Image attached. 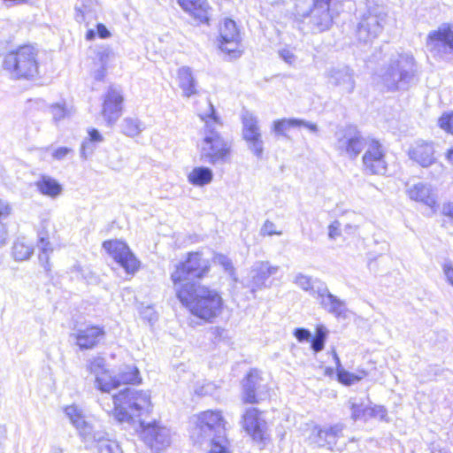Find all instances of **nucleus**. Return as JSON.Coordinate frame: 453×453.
Wrapping results in <instances>:
<instances>
[{
    "label": "nucleus",
    "instance_id": "obj_1",
    "mask_svg": "<svg viewBox=\"0 0 453 453\" xmlns=\"http://www.w3.org/2000/svg\"><path fill=\"white\" fill-rule=\"evenodd\" d=\"M176 296L191 314L205 322H213L223 310L219 292L203 285L188 282L177 288Z\"/></svg>",
    "mask_w": 453,
    "mask_h": 453
},
{
    "label": "nucleus",
    "instance_id": "obj_2",
    "mask_svg": "<svg viewBox=\"0 0 453 453\" xmlns=\"http://www.w3.org/2000/svg\"><path fill=\"white\" fill-rule=\"evenodd\" d=\"M38 50L30 44L19 46L4 57L3 69L15 80H31L39 74Z\"/></svg>",
    "mask_w": 453,
    "mask_h": 453
},
{
    "label": "nucleus",
    "instance_id": "obj_3",
    "mask_svg": "<svg viewBox=\"0 0 453 453\" xmlns=\"http://www.w3.org/2000/svg\"><path fill=\"white\" fill-rule=\"evenodd\" d=\"M379 77L388 90L407 89L414 77V58L408 54H392L379 71Z\"/></svg>",
    "mask_w": 453,
    "mask_h": 453
},
{
    "label": "nucleus",
    "instance_id": "obj_4",
    "mask_svg": "<svg viewBox=\"0 0 453 453\" xmlns=\"http://www.w3.org/2000/svg\"><path fill=\"white\" fill-rule=\"evenodd\" d=\"M112 414L117 421L123 423L129 422L133 416L147 410L150 405V395L147 392L125 388L112 396Z\"/></svg>",
    "mask_w": 453,
    "mask_h": 453
},
{
    "label": "nucleus",
    "instance_id": "obj_5",
    "mask_svg": "<svg viewBox=\"0 0 453 453\" xmlns=\"http://www.w3.org/2000/svg\"><path fill=\"white\" fill-rule=\"evenodd\" d=\"M388 19V10L383 4H368L357 26V36L359 41L368 42L379 36Z\"/></svg>",
    "mask_w": 453,
    "mask_h": 453
},
{
    "label": "nucleus",
    "instance_id": "obj_6",
    "mask_svg": "<svg viewBox=\"0 0 453 453\" xmlns=\"http://www.w3.org/2000/svg\"><path fill=\"white\" fill-rule=\"evenodd\" d=\"M210 269V263L198 252L189 253L188 258L176 265L171 274L175 292L179 287L186 286L194 279L203 278Z\"/></svg>",
    "mask_w": 453,
    "mask_h": 453
},
{
    "label": "nucleus",
    "instance_id": "obj_7",
    "mask_svg": "<svg viewBox=\"0 0 453 453\" xmlns=\"http://www.w3.org/2000/svg\"><path fill=\"white\" fill-rule=\"evenodd\" d=\"M200 160L211 165H223L230 162L231 144L221 135L203 136L198 144Z\"/></svg>",
    "mask_w": 453,
    "mask_h": 453
},
{
    "label": "nucleus",
    "instance_id": "obj_8",
    "mask_svg": "<svg viewBox=\"0 0 453 453\" xmlns=\"http://www.w3.org/2000/svg\"><path fill=\"white\" fill-rule=\"evenodd\" d=\"M335 149L340 155L351 159L356 158L362 150H365L372 138L365 137L354 127H348L336 134Z\"/></svg>",
    "mask_w": 453,
    "mask_h": 453
},
{
    "label": "nucleus",
    "instance_id": "obj_9",
    "mask_svg": "<svg viewBox=\"0 0 453 453\" xmlns=\"http://www.w3.org/2000/svg\"><path fill=\"white\" fill-rule=\"evenodd\" d=\"M363 172L369 175H385L388 171L386 152L382 144L372 139L362 157Z\"/></svg>",
    "mask_w": 453,
    "mask_h": 453
},
{
    "label": "nucleus",
    "instance_id": "obj_10",
    "mask_svg": "<svg viewBox=\"0 0 453 453\" xmlns=\"http://www.w3.org/2000/svg\"><path fill=\"white\" fill-rule=\"evenodd\" d=\"M242 138L249 150L257 158L264 155V141L259 126V120L254 114L246 111L242 115Z\"/></svg>",
    "mask_w": 453,
    "mask_h": 453
},
{
    "label": "nucleus",
    "instance_id": "obj_11",
    "mask_svg": "<svg viewBox=\"0 0 453 453\" xmlns=\"http://www.w3.org/2000/svg\"><path fill=\"white\" fill-rule=\"evenodd\" d=\"M426 48L434 57L448 59L453 55V31L443 26L429 33Z\"/></svg>",
    "mask_w": 453,
    "mask_h": 453
},
{
    "label": "nucleus",
    "instance_id": "obj_12",
    "mask_svg": "<svg viewBox=\"0 0 453 453\" xmlns=\"http://www.w3.org/2000/svg\"><path fill=\"white\" fill-rule=\"evenodd\" d=\"M103 247L127 273L133 274L138 270L139 261L126 242L119 240H110L104 242Z\"/></svg>",
    "mask_w": 453,
    "mask_h": 453
},
{
    "label": "nucleus",
    "instance_id": "obj_13",
    "mask_svg": "<svg viewBox=\"0 0 453 453\" xmlns=\"http://www.w3.org/2000/svg\"><path fill=\"white\" fill-rule=\"evenodd\" d=\"M243 401L257 403L268 396V387L257 370L250 371L243 381Z\"/></svg>",
    "mask_w": 453,
    "mask_h": 453
},
{
    "label": "nucleus",
    "instance_id": "obj_14",
    "mask_svg": "<svg viewBox=\"0 0 453 453\" xmlns=\"http://www.w3.org/2000/svg\"><path fill=\"white\" fill-rule=\"evenodd\" d=\"M327 83L338 88L342 94H351L356 86L354 71L348 65L334 66L326 73Z\"/></svg>",
    "mask_w": 453,
    "mask_h": 453
},
{
    "label": "nucleus",
    "instance_id": "obj_15",
    "mask_svg": "<svg viewBox=\"0 0 453 453\" xmlns=\"http://www.w3.org/2000/svg\"><path fill=\"white\" fill-rule=\"evenodd\" d=\"M138 436L151 450L158 452L170 443V437L165 426H137Z\"/></svg>",
    "mask_w": 453,
    "mask_h": 453
},
{
    "label": "nucleus",
    "instance_id": "obj_16",
    "mask_svg": "<svg viewBox=\"0 0 453 453\" xmlns=\"http://www.w3.org/2000/svg\"><path fill=\"white\" fill-rule=\"evenodd\" d=\"M219 48L222 51L238 57L240 55V35L236 24L230 19H226L219 28Z\"/></svg>",
    "mask_w": 453,
    "mask_h": 453
},
{
    "label": "nucleus",
    "instance_id": "obj_17",
    "mask_svg": "<svg viewBox=\"0 0 453 453\" xmlns=\"http://www.w3.org/2000/svg\"><path fill=\"white\" fill-rule=\"evenodd\" d=\"M105 331L103 326L88 325L81 326L71 334L75 340L76 345L81 350L92 349L98 345L100 341L104 337Z\"/></svg>",
    "mask_w": 453,
    "mask_h": 453
},
{
    "label": "nucleus",
    "instance_id": "obj_18",
    "mask_svg": "<svg viewBox=\"0 0 453 453\" xmlns=\"http://www.w3.org/2000/svg\"><path fill=\"white\" fill-rule=\"evenodd\" d=\"M122 103L123 96L120 90L117 88L110 87L104 96L102 110V114L108 126L115 124L121 116Z\"/></svg>",
    "mask_w": 453,
    "mask_h": 453
},
{
    "label": "nucleus",
    "instance_id": "obj_19",
    "mask_svg": "<svg viewBox=\"0 0 453 453\" xmlns=\"http://www.w3.org/2000/svg\"><path fill=\"white\" fill-rule=\"evenodd\" d=\"M280 266L273 265L269 261H257L250 269V288L254 293L256 290L269 288L266 281L271 276L278 273Z\"/></svg>",
    "mask_w": 453,
    "mask_h": 453
},
{
    "label": "nucleus",
    "instance_id": "obj_20",
    "mask_svg": "<svg viewBox=\"0 0 453 453\" xmlns=\"http://www.w3.org/2000/svg\"><path fill=\"white\" fill-rule=\"evenodd\" d=\"M314 298L320 307L328 313L336 318H346L347 307L345 302L333 295L326 283L320 289L318 288Z\"/></svg>",
    "mask_w": 453,
    "mask_h": 453
},
{
    "label": "nucleus",
    "instance_id": "obj_21",
    "mask_svg": "<svg viewBox=\"0 0 453 453\" xmlns=\"http://www.w3.org/2000/svg\"><path fill=\"white\" fill-rule=\"evenodd\" d=\"M77 428L84 441H96L99 443V453H123L119 443L106 438L104 433L94 432L93 426H77Z\"/></svg>",
    "mask_w": 453,
    "mask_h": 453
},
{
    "label": "nucleus",
    "instance_id": "obj_22",
    "mask_svg": "<svg viewBox=\"0 0 453 453\" xmlns=\"http://www.w3.org/2000/svg\"><path fill=\"white\" fill-rule=\"evenodd\" d=\"M311 24L314 32L327 30L333 19L329 13V4L326 1L314 0V8L311 12Z\"/></svg>",
    "mask_w": 453,
    "mask_h": 453
},
{
    "label": "nucleus",
    "instance_id": "obj_23",
    "mask_svg": "<svg viewBox=\"0 0 453 453\" xmlns=\"http://www.w3.org/2000/svg\"><path fill=\"white\" fill-rule=\"evenodd\" d=\"M294 127H304L312 134L319 132L317 124L300 119H280L273 122L272 130L276 135L287 136L286 132Z\"/></svg>",
    "mask_w": 453,
    "mask_h": 453
},
{
    "label": "nucleus",
    "instance_id": "obj_24",
    "mask_svg": "<svg viewBox=\"0 0 453 453\" xmlns=\"http://www.w3.org/2000/svg\"><path fill=\"white\" fill-rule=\"evenodd\" d=\"M410 157L423 167H428L435 161L434 149L431 142L418 141L410 150Z\"/></svg>",
    "mask_w": 453,
    "mask_h": 453
},
{
    "label": "nucleus",
    "instance_id": "obj_25",
    "mask_svg": "<svg viewBox=\"0 0 453 453\" xmlns=\"http://www.w3.org/2000/svg\"><path fill=\"white\" fill-rule=\"evenodd\" d=\"M340 433V426H314L312 441L320 447L327 446L329 449H333Z\"/></svg>",
    "mask_w": 453,
    "mask_h": 453
},
{
    "label": "nucleus",
    "instance_id": "obj_26",
    "mask_svg": "<svg viewBox=\"0 0 453 453\" xmlns=\"http://www.w3.org/2000/svg\"><path fill=\"white\" fill-rule=\"evenodd\" d=\"M178 4L199 22H208L209 5L206 0H178Z\"/></svg>",
    "mask_w": 453,
    "mask_h": 453
},
{
    "label": "nucleus",
    "instance_id": "obj_27",
    "mask_svg": "<svg viewBox=\"0 0 453 453\" xmlns=\"http://www.w3.org/2000/svg\"><path fill=\"white\" fill-rule=\"evenodd\" d=\"M407 193L411 200L423 203L429 207L436 203L435 196L429 184L418 182L410 187Z\"/></svg>",
    "mask_w": 453,
    "mask_h": 453
},
{
    "label": "nucleus",
    "instance_id": "obj_28",
    "mask_svg": "<svg viewBox=\"0 0 453 453\" xmlns=\"http://www.w3.org/2000/svg\"><path fill=\"white\" fill-rule=\"evenodd\" d=\"M347 406L350 411V416L353 421H368V411H366L370 406L368 396H352L349 399Z\"/></svg>",
    "mask_w": 453,
    "mask_h": 453
},
{
    "label": "nucleus",
    "instance_id": "obj_29",
    "mask_svg": "<svg viewBox=\"0 0 453 453\" xmlns=\"http://www.w3.org/2000/svg\"><path fill=\"white\" fill-rule=\"evenodd\" d=\"M37 191L48 197L57 198L63 192L62 185L54 178L49 175H42L35 182Z\"/></svg>",
    "mask_w": 453,
    "mask_h": 453
},
{
    "label": "nucleus",
    "instance_id": "obj_30",
    "mask_svg": "<svg viewBox=\"0 0 453 453\" xmlns=\"http://www.w3.org/2000/svg\"><path fill=\"white\" fill-rule=\"evenodd\" d=\"M96 4L93 0H81L75 5V20L88 25L96 18Z\"/></svg>",
    "mask_w": 453,
    "mask_h": 453
},
{
    "label": "nucleus",
    "instance_id": "obj_31",
    "mask_svg": "<svg viewBox=\"0 0 453 453\" xmlns=\"http://www.w3.org/2000/svg\"><path fill=\"white\" fill-rule=\"evenodd\" d=\"M178 82L184 96L190 97L197 93L196 82L189 67L182 66L179 69Z\"/></svg>",
    "mask_w": 453,
    "mask_h": 453
},
{
    "label": "nucleus",
    "instance_id": "obj_32",
    "mask_svg": "<svg viewBox=\"0 0 453 453\" xmlns=\"http://www.w3.org/2000/svg\"><path fill=\"white\" fill-rule=\"evenodd\" d=\"M199 117L204 122L203 136L220 135L217 129L221 126V122L210 101H208V111L200 113Z\"/></svg>",
    "mask_w": 453,
    "mask_h": 453
},
{
    "label": "nucleus",
    "instance_id": "obj_33",
    "mask_svg": "<svg viewBox=\"0 0 453 453\" xmlns=\"http://www.w3.org/2000/svg\"><path fill=\"white\" fill-rule=\"evenodd\" d=\"M293 282L303 291L308 292L313 298L317 295L318 288L320 289L326 283L302 273H298L295 276Z\"/></svg>",
    "mask_w": 453,
    "mask_h": 453
},
{
    "label": "nucleus",
    "instance_id": "obj_34",
    "mask_svg": "<svg viewBox=\"0 0 453 453\" xmlns=\"http://www.w3.org/2000/svg\"><path fill=\"white\" fill-rule=\"evenodd\" d=\"M208 453H232L231 442L226 434L225 426L215 432Z\"/></svg>",
    "mask_w": 453,
    "mask_h": 453
},
{
    "label": "nucleus",
    "instance_id": "obj_35",
    "mask_svg": "<svg viewBox=\"0 0 453 453\" xmlns=\"http://www.w3.org/2000/svg\"><path fill=\"white\" fill-rule=\"evenodd\" d=\"M195 425H226L222 412L218 410H208L202 411L192 418Z\"/></svg>",
    "mask_w": 453,
    "mask_h": 453
},
{
    "label": "nucleus",
    "instance_id": "obj_36",
    "mask_svg": "<svg viewBox=\"0 0 453 453\" xmlns=\"http://www.w3.org/2000/svg\"><path fill=\"white\" fill-rule=\"evenodd\" d=\"M212 179V170L206 166L195 167L188 175V182L196 187L205 186L211 183Z\"/></svg>",
    "mask_w": 453,
    "mask_h": 453
},
{
    "label": "nucleus",
    "instance_id": "obj_37",
    "mask_svg": "<svg viewBox=\"0 0 453 453\" xmlns=\"http://www.w3.org/2000/svg\"><path fill=\"white\" fill-rule=\"evenodd\" d=\"M334 359L336 365L338 380L341 383L349 386L357 381H359L365 375V372H363L362 375H357L344 370L342 366L340 358L335 351H334Z\"/></svg>",
    "mask_w": 453,
    "mask_h": 453
},
{
    "label": "nucleus",
    "instance_id": "obj_38",
    "mask_svg": "<svg viewBox=\"0 0 453 453\" xmlns=\"http://www.w3.org/2000/svg\"><path fill=\"white\" fill-rule=\"evenodd\" d=\"M95 383L99 390L107 393L119 387V380L112 377L108 371L102 372L101 375H97Z\"/></svg>",
    "mask_w": 453,
    "mask_h": 453
},
{
    "label": "nucleus",
    "instance_id": "obj_39",
    "mask_svg": "<svg viewBox=\"0 0 453 453\" xmlns=\"http://www.w3.org/2000/svg\"><path fill=\"white\" fill-rule=\"evenodd\" d=\"M50 112L54 122L58 123L61 120L70 118L73 110L72 106L67 105L65 102L56 103L50 106Z\"/></svg>",
    "mask_w": 453,
    "mask_h": 453
},
{
    "label": "nucleus",
    "instance_id": "obj_40",
    "mask_svg": "<svg viewBox=\"0 0 453 453\" xmlns=\"http://www.w3.org/2000/svg\"><path fill=\"white\" fill-rule=\"evenodd\" d=\"M242 420L243 425H265V412L255 407L249 408L242 415Z\"/></svg>",
    "mask_w": 453,
    "mask_h": 453
},
{
    "label": "nucleus",
    "instance_id": "obj_41",
    "mask_svg": "<svg viewBox=\"0 0 453 453\" xmlns=\"http://www.w3.org/2000/svg\"><path fill=\"white\" fill-rule=\"evenodd\" d=\"M34 249L22 240H17L12 246V256L17 261H24L30 257Z\"/></svg>",
    "mask_w": 453,
    "mask_h": 453
},
{
    "label": "nucleus",
    "instance_id": "obj_42",
    "mask_svg": "<svg viewBox=\"0 0 453 453\" xmlns=\"http://www.w3.org/2000/svg\"><path fill=\"white\" fill-rule=\"evenodd\" d=\"M65 414L73 425H88L84 411L76 404L66 406Z\"/></svg>",
    "mask_w": 453,
    "mask_h": 453
},
{
    "label": "nucleus",
    "instance_id": "obj_43",
    "mask_svg": "<svg viewBox=\"0 0 453 453\" xmlns=\"http://www.w3.org/2000/svg\"><path fill=\"white\" fill-rule=\"evenodd\" d=\"M115 378L116 380H119V386L121 384H135L139 383L141 380L139 371L135 366L124 367Z\"/></svg>",
    "mask_w": 453,
    "mask_h": 453
},
{
    "label": "nucleus",
    "instance_id": "obj_44",
    "mask_svg": "<svg viewBox=\"0 0 453 453\" xmlns=\"http://www.w3.org/2000/svg\"><path fill=\"white\" fill-rule=\"evenodd\" d=\"M122 132L129 137H135L140 134L143 127L137 119L126 118L121 124Z\"/></svg>",
    "mask_w": 453,
    "mask_h": 453
},
{
    "label": "nucleus",
    "instance_id": "obj_45",
    "mask_svg": "<svg viewBox=\"0 0 453 453\" xmlns=\"http://www.w3.org/2000/svg\"><path fill=\"white\" fill-rule=\"evenodd\" d=\"M327 329L325 326L319 325L316 328L314 337L311 339V347L315 353L320 352L324 347L327 336Z\"/></svg>",
    "mask_w": 453,
    "mask_h": 453
},
{
    "label": "nucleus",
    "instance_id": "obj_46",
    "mask_svg": "<svg viewBox=\"0 0 453 453\" xmlns=\"http://www.w3.org/2000/svg\"><path fill=\"white\" fill-rule=\"evenodd\" d=\"M244 430L255 442L265 444L267 437L264 426H244Z\"/></svg>",
    "mask_w": 453,
    "mask_h": 453
},
{
    "label": "nucleus",
    "instance_id": "obj_47",
    "mask_svg": "<svg viewBox=\"0 0 453 453\" xmlns=\"http://www.w3.org/2000/svg\"><path fill=\"white\" fill-rule=\"evenodd\" d=\"M367 413V418H373L376 421L379 422H389L388 418H387L388 412L384 406L382 405H374V406H369Z\"/></svg>",
    "mask_w": 453,
    "mask_h": 453
},
{
    "label": "nucleus",
    "instance_id": "obj_48",
    "mask_svg": "<svg viewBox=\"0 0 453 453\" xmlns=\"http://www.w3.org/2000/svg\"><path fill=\"white\" fill-rule=\"evenodd\" d=\"M214 262L223 267L226 273H227L234 280H237L235 277V269L230 258L223 254H216L214 256Z\"/></svg>",
    "mask_w": 453,
    "mask_h": 453
},
{
    "label": "nucleus",
    "instance_id": "obj_49",
    "mask_svg": "<svg viewBox=\"0 0 453 453\" xmlns=\"http://www.w3.org/2000/svg\"><path fill=\"white\" fill-rule=\"evenodd\" d=\"M88 369L93 374H95L96 378L97 375H101L102 372H106L104 368V359L103 357H94L88 364Z\"/></svg>",
    "mask_w": 453,
    "mask_h": 453
},
{
    "label": "nucleus",
    "instance_id": "obj_50",
    "mask_svg": "<svg viewBox=\"0 0 453 453\" xmlns=\"http://www.w3.org/2000/svg\"><path fill=\"white\" fill-rule=\"evenodd\" d=\"M439 127L453 134V111L443 113L438 119Z\"/></svg>",
    "mask_w": 453,
    "mask_h": 453
},
{
    "label": "nucleus",
    "instance_id": "obj_51",
    "mask_svg": "<svg viewBox=\"0 0 453 453\" xmlns=\"http://www.w3.org/2000/svg\"><path fill=\"white\" fill-rule=\"evenodd\" d=\"M37 247L39 251H53L51 243L49 241L48 234L40 231L38 233Z\"/></svg>",
    "mask_w": 453,
    "mask_h": 453
},
{
    "label": "nucleus",
    "instance_id": "obj_52",
    "mask_svg": "<svg viewBox=\"0 0 453 453\" xmlns=\"http://www.w3.org/2000/svg\"><path fill=\"white\" fill-rule=\"evenodd\" d=\"M96 150V143L91 142L89 139H86L82 142L81 146V157L83 159H87L91 156Z\"/></svg>",
    "mask_w": 453,
    "mask_h": 453
},
{
    "label": "nucleus",
    "instance_id": "obj_53",
    "mask_svg": "<svg viewBox=\"0 0 453 453\" xmlns=\"http://www.w3.org/2000/svg\"><path fill=\"white\" fill-rule=\"evenodd\" d=\"M12 211V204L6 201L0 199V221L7 219Z\"/></svg>",
    "mask_w": 453,
    "mask_h": 453
},
{
    "label": "nucleus",
    "instance_id": "obj_54",
    "mask_svg": "<svg viewBox=\"0 0 453 453\" xmlns=\"http://www.w3.org/2000/svg\"><path fill=\"white\" fill-rule=\"evenodd\" d=\"M342 223L340 220H334L328 226V237L331 240H336L341 235Z\"/></svg>",
    "mask_w": 453,
    "mask_h": 453
},
{
    "label": "nucleus",
    "instance_id": "obj_55",
    "mask_svg": "<svg viewBox=\"0 0 453 453\" xmlns=\"http://www.w3.org/2000/svg\"><path fill=\"white\" fill-rule=\"evenodd\" d=\"M295 337L298 340V342H310L311 339V332L303 327L296 328L294 331Z\"/></svg>",
    "mask_w": 453,
    "mask_h": 453
},
{
    "label": "nucleus",
    "instance_id": "obj_56",
    "mask_svg": "<svg viewBox=\"0 0 453 453\" xmlns=\"http://www.w3.org/2000/svg\"><path fill=\"white\" fill-rule=\"evenodd\" d=\"M275 228H276V226H275L274 223H273L270 220H266L261 228V232L263 234H267V235H273V234L280 235L281 232L276 231Z\"/></svg>",
    "mask_w": 453,
    "mask_h": 453
},
{
    "label": "nucleus",
    "instance_id": "obj_57",
    "mask_svg": "<svg viewBox=\"0 0 453 453\" xmlns=\"http://www.w3.org/2000/svg\"><path fill=\"white\" fill-rule=\"evenodd\" d=\"M38 258L40 264L45 268L46 271L50 270V256L52 251H39Z\"/></svg>",
    "mask_w": 453,
    "mask_h": 453
},
{
    "label": "nucleus",
    "instance_id": "obj_58",
    "mask_svg": "<svg viewBox=\"0 0 453 453\" xmlns=\"http://www.w3.org/2000/svg\"><path fill=\"white\" fill-rule=\"evenodd\" d=\"M111 54V50L109 47H103L98 50L97 57L101 62V65H105L107 63V60Z\"/></svg>",
    "mask_w": 453,
    "mask_h": 453
},
{
    "label": "nucleus",
    "instance_id": "obj_59",
    "mask_svg": "<svg viewBox=\"0 0 453 453\" xmlns=\"http://www.w3.org/2000/svg\"><path fill=\"white\" fill-rule=\"evenodd\" d=\"M71 149L67 147H59L53 151L52 157L57 160H62L68 155Z\"/></svg>",
    "mask_w": 453,
    "mask_h": 453
},
{
    "label": "nucleus",
    "instance_id": "obj_60",
    "mask_svg": "<svg viewBox=\"0 0 453 453\" xmlns=\"http://www.w3.org/2000/svg\"><path fill=\"white\" fill-rule=\"evenodd\" d=\"M215 389V386L212 383H206L205 385H203L201 388H197L196 389V393L197 395H211L213 393Z\"/></svg>",
    "mask_w": 453,
    "mask_h": 453
},
{
    "label": "nucleus",
    "instance_id": "obj_61",
    "mask_svg": "<svg viewBox=\"0 0 453 453\" xmlns=\"http://www.w3.org/2000/svg\"><path fill=\"white\" fill-rule=\"evenodd\" d=\"M88 138L91 142L95 143H100L104 141L103 135L99 133V131L96 128H90L88 131Z\"/></svg>",
    "mask_w": 453,
    "mask_h": 453
},
{
    "label": "nucleus",
    "instance_id": "obj_62",
    "mask_svg": "<svg viewBox=\"0 0 453 453\" xmlns=\"http://www.w3.org/2000/svg\"><path fill=\"white\" fill-rule=\"evenodd\" d=\"M280 58L288 64H293L296 60V57L289 50H281L279 52Z\"/></svg>",
    "mask_w": 453,
    "mask_h": 453
},
{
    "label": "nucleus",
    "instance_id": "obj_63",
    "mask_svg": "<svg viewBox=\"0 0 453 453\" xmlns=\"http://www.w3.org/2000/svg\"><path fill=\"white\" fill-rule=\"evenodd\" d=\"M96 34L101 39H106L111 36V32L108 28L102 23H98L96 25Z\"/></svg>",
    "mask_w": 453,
    "mask_h": 453
},
{
    "label": "nucleus",
    "instance_id": "obj_64",
    "mask_svg": "<svg viewBox=\"0 0 453 453\" xmlns=\"http://www.w3.org/2000/svg\"><path fill=\"white\" fill-rule=\"evenodd\" d=\"M443 272L449 284L453 286V266L449 264H445L443 266Z\"/></svg>",
    "mask_w": 453,
    "mask_h": 453
}]
</instances>
